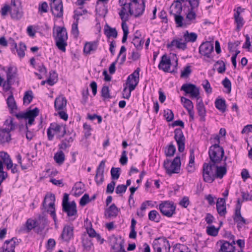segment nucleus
Returning a JSON list of instances; mask_svg holds the SVG:
<instances>
[{"label":"nucleus","mask_w":252,"mask_h":252,"mask_svg":"<svg viewBox=\"0 0 252 252\" xmlns=\"http://www.w3.org/2000/svg\"><path fill=\"white\" fill-rule=\"evenodd\" d=\"M174 133V139L177 142L178 151L183 152L185 150L186 140L183 132L180 128H177L175 129Z\"/></svg>","instance_id":"nucleus-13"},{"label":"nucleus","mask_w":252,"mask_h":252,"mask_svg":"<svg viewBox=\"0 0 252 252\" xmlns=\"http://www.w3.org/2000/svg\"><path fill=\"white\" fill-rule=\"evenodd\" d=\"M10 40L11 41L12 46L13 47V49H12V51H14V49H16L18 56L20 58H23L25 55V51L27 48L25 44L23 42H20L19 45V48H18L17 43L15 42L14 39L10 38Z\"/></svg>","instance_id":"nucleus-27"},{"label":"nucleus","mask_w":252,"mask_h":252,"mask_svg":"<svg viewBox=\"0 0 252 252\" xmlns=\"http://www.w3.org/2000/svg\"><path fill=\"white\" fill-rule=\"evenodd\" d=\"M104 33L108 38L111 37L116 38L118 35V32L116 29L115 28H111L108 25H106L105 27Z\"/></svg>","instance_id":"nucleus-36"},{"label":"nucleus","mask_w":252,"mask_h":252,"mask_svg":"<svg viewBox=\"0 0 252 252\" xmlns=\"http://www.w3.org/2000/svg\"><path fill=\"white\" fill-rule=\"evenodd\" d=\"M194 158V152L191 150L190 151L189 163L187 167L188 172L189 173H192L195 170Z\"/></svg>","instance_id":"nucleus-40"},{"label":"nucleus","mask_w":252,"mask_h":252,"mask_svg":"<svg viewBox=\"0 0 252 252\" xmlns=\"http://www.w3.org/2000/svg\"><path fill=\"white\" fill-rule=\"evenodd\" d=\"M224 87L227 90V93H230L231 90V83L230 81L226 77L222 82Z\"/></svg>","instance_id":"nucleus-62"},{"label":"nucleus","mask_w":252,"mask_h":252,"mask_svg":"<svg viewBox=\"0 0 252 252\" xmlns=\"http://www.w3.org/2000/svg\"><path fill=\"white\" fill-rule=\"evenodd\" d=\"M181 100L182 103H183L184 107L187 111L191 110L193 109V103L189 99L182 96L181 97Z\"/></svg>","instance_id":"nucleus-45"},{"label":"nucleus","mask_w":252,"mask_h":252,"mask_svg":"<svg viewBox=\"0 0 252 252\" xmlns=\"http://www.w3.org/2000/svg\"><path fill=\"white\" fill-rule=\"evenodd\" d=\"M7 81L9 82L14 83L15 79L17 76V69L16 68L10 66L8 67L7 73Z\"/></svg>","instance_id":"nucleus-35"},{"label":"nucleus","mask_w":252,"mask_h":252,"mask_svg":"<svg viewBox=\"0 0 252 252\" xmlns=\"http://www.w3.org/2000/svg\"><path fill=\"white\" fill-rule=\"evenodd\" d=\"M49 199H50V202L48 203V205H47L46 202H47V198H46V197H45V199L42 203V205H43V208L45 209H47L48 207L51 209V210L50 211V215H51V217L53 218L54 221L56 222L57 220V217H56V215L55 203H54L55 200V195H51L49 196Z\"/></svg>","instance_id":"nucleus-17"},{"label":"nucleus","mask_w":252,"mask_h":252,"mask_svg":"<svg viewBox=\"0 0 252 252\" xmlns=\"http://www.w3.org/2000/svg\"><path fill=\"white\" fill-rule=\"evenodd\" d=\"M122 28L124 33L122 42L124 43L126 42L127 38V35L129 33L128 27L126 23H122Z\"/></svg>","instance_id":"nucleus-51"},{"label":"nucleus","mask_w":252,"mask_h":252,"mask_svg":"<svg viewBox=\"0 0 252 252\" xmlns=\"http://www.w3.org/2000/svg\"><path fill=\"white\" fill-rule=\"evenodd\" d=\"M101 95L103 99L111 98L112 97L110 94V90L109 87L107 86H104L101 90Z\"/></svg>","instance_id":"nucleus-50"},{"label":"nucleus","mask_w":252,"mask_h":252,"mask_svg":"<svg viewBox=\"0 0 252 252\" xmlns=\"http://www.w3.org/2000/svg\"><path fill=\"white\" fill-rule=\"evenodd\" d=\"M233 219L237 224V228L239 231H240L244 225L248 223L247 220L242 217L241 211H235L233 216Z\"/></svg>","instance_id":"nucleus-19"},{"label":"nucleus","mask_w":252,"mask_h":252,"mask_svg":"<svg viewBox=\"0 0 252 252\" xmlns=\"http://www.w3.org/2000/svg\"><path fill=\"white\" fill-rule=\"evenodd\" d=\"M174 16L175 21L179 27H186L188 25L190 24V22L185 21L183 22L184 18L180 14H173Z\"/></svg>","instance_id":"nucleus-39"},{"label":"nucleus","mask_w":252,"mask_h":252,"mask_svg":"<svg viewBox=\"0 0 252 252\" xmlns=\"http://www.w3.org/2000/svg\"><path fill=\"white\" fill-rule=\"evenodd\" d=\"M132 43L133 44L135 48L137 50H139L142 49L143 45L144 44V40L140 39L138 36H135L132 39Z\"/></svg>","instance_id":"nucleus-46"},{"label":"nucleus","mask_w":252,"mask_h":252,"mask_svg":"<svg viewBox=\"0 0 252 252\" xmlns=\"http://www.w3.org/2000/svg\"><path fill=\"white\" fill-rule=\"evenodd\" d=\"M163 116L167 122H171L174 119V113L170 109H167L164 110Z\"/></svg>","instance_id":"nucleus-55"},{"label":"nucleus","mask_w":252,"mask_h":252,"mask_svg":"<svg viewBox=\"0 0 252 252\" xmlns=\"http://www.w3.org/2000/svg\"><path fill=\"white\" fill-rule=\"evenodd\" d=\"M10 14L13 19H20L23 16L22 6L19 8H12Z\"/></svg>","instance_id":"nucleus-38"},{"label":"nucleus","mask_w":252,"mask_h":252,"mask_svg":"<svg viewBox=\"0 0 252 252\" xmlns=\"http://www.w3.org/2000/svg\"><path fill=\"white\" fill-rule=\"evenodd\" d=\"M38 226V223L35 220L28 219L24 226L20 229L21 232L29 233L32 229Z\"/></svg>","instance_id":"nucleus-26"},{"label":"nucleus","mask_w":252,"mask_h":252,"mask_svg":"<svg viewBox=\"0 0 252 252\" xmlns=\"http://www.w3.org/2000/svg\"><path fill=\"white\" fill-rule=\"evenodd\" d=\"M213 51V44L209 41L203 42L199 47V53L207 58H211V54Z\"/></svg>","instance_id":"nucleus-14"},{"label":"nucleus","mask_w":252,"mask_h":252,"mask_svg":"<svg viewBox=\"0 0 252 252\" xmlns=\"http://www.w3.org/2000/svg\"><path fill=\"white\" fill-rule=\"evenodd\" d=\"M181 159L180 156H176L172 161L166 159L164 161L163 167L166 173L169 176L173 174H178L180 171Z\"/></svg>","instance_id":"nucleus-4"},{"label":"nucleus","mask_w":252,"mask_h":252,"mask_svg":"<svg viewBox=\"0 0 252 252\" xmlns=\"http://www.w3.org/2000/svg\"><path fill=\"white\" fill-rule=\"evenodd\" d=\"M63 212L66 213L70 220L73 221L77 217V206L75 202L72 201L70 204L63 205Z\"/></svg>","instance_id":"nucleus-11"},{"label":"nucleus","mask_w":252,"mask_h":252,"mask_svg":"<svg viewBox=\"0 0 252 252\" xmlns=\"http://www.w3.org/2000/svg\"><path fill=\"white\" fill-rule=\"evenodd\" d=\"M219 228H216L215 226L211 225L207 227V233L209 235L216 236L218 234Z\"/></svg>","instance_id":"nucleus-57"},{"label":"nucleus","mask_w":252,"mask_h":252,"mask_svg":"<svg viewBox=\"0 0 252 252\" xmlns=\"http://www.w3.org/2000/svg\"><path fill=\"white\" fill-rule=\"evenodd\" d=\"M74 141V137L72 136H66L64 139L62 140L61 143L59 144V148L60 150H65L71 146V143Z\"/></svg>","instance_id":"nucleus-34"},{"label":"nucleus","mask_w":252,"mask_h":252,"mask_svg":"<svg viewBox=\"0 0 252 252\" xmlns=\"http://www.w3.org/2000/svg\"><path fill=\"white\" fill-rule=\"evenodd\" d=\"M181 90L185 92L186 94H189L191 98H195L198 101L199 96V90L195 85L191 83H186L182 85Z\"/></svg>","instance_id":"nucleus-10"},{"label":"nucleus","mask_w":252,"mask_h":252,"mask_svg":"<svg viewBox=\"0 0 252 252\" xmlns=\"http://www.w3.org/2000/svg\"><path fill=\"white\" fill-rule=\"evenodd\" d=\"M215 164L212 163H204L203 165V178L204 182L207 183H213L215 180V173L213 171V167Z\"/></svg>","instance_id":"nucleus-8"},{"label":"nucleus","mask_w":252,"mask_h":252,"mask_svg":"<svg viewBox=\"0 0 252 252\" xmlns=\"http://www.w3.org/2000/svg\"><path fill=\"white\" fill-rule=\"evenodd\" d=\"M161 213L168 218L172 217L176 213V206L172 202L164 201L159 205Z\"/></svg>","instance_id":"nucleus-9"},{"label":"nucleus","mask_w":252,"mask_h":252,"mask_svg":"<svg viewBox=\"0 0 252 252\" xmlns=\"http://www.w3.org/2000/svg\"><path fill=\"white\" fill-rule=\"evenodd\" d=\"M215 139L217 140L218 143L212 145L209 150V156L210 159V162L215 164H219L222 160L224 155L223 148L220 146V138L217 135Z\"/></svg>","instance_id":"nucleus-2"},{"label":"nucleus","mask_w":252,"mask_h":252,"mask_svg":"<svg viewBox=\"0 0 252 252\" xmlns=\"http://www.w3.org/2000/svg\"><path fill=\"white\" fill-rule=\"evenodd\" d=\"M53 36L58 48L62 52H65L68 39L66 29L64 27H57L55 29H53Z\"/></svg>","instance_id":"nucleus-1"},{"label":"nucleus","mask_w":252,"mask_h":252,"mask_svg":"<svg viewBox=\"0 0 252 252\" xmlns=\"http://www.w3.org/2000/svg\"><path fill=\"white\" fill-rule=\"evenodd\" d=\"M57 77L56 72L54 70H51L50 72V77L47 80V83L50 86H53L56 82V78Z\"/></svg>","instance_id":"nucleus-52"},{"label":"nucleus","mask_w":252,"mask_h":252,"mask_svg":"<svg viewBox=\"0 0 252 252\" xmlns=\"http://www.w3.org/2000/svg\"><path fill=\"white\" fill-rule=\"evenodd\" d=\"M73 237V227L65 225L62 231L61 237L65 242H69Z\"/></svg>","instance_id":"nucleus-21"},{"label":"nucleus","mask_w":252,"mask_h":252,"mask_svg":"<svg viewBox=\"0 0 252 252\" xmlns=\"http://www.w3.org/2000/svg\"><path fill=\"white\" fill-rule=\"evenodd\" d=\"M54 158L56 162L59 164L63 163L65 160V156L62 150L55 154Z\"/></svg>","instance_id":"nucleus-42"},{"label":"nucleus","mask_w":252,"mask_h":252,"mask_svg":"<svg viewBox=\"0 0 252 252\" xmlns=\"http://www.w3.org/2000/svg\"><path fill=\"white\" fill-rule=\"evenodd\" d=\"M82 244L84 248L87 251H90L93 246L91 239L88 237H84L82 239Z\"/></svg>","instance_id":"nucleus-49"},{"label":"nucleus","mask_w":252,"mask_h":252,"mask_svg":"<svg viewBox=\"0 0 252 252\" xmlns=\"http://www.w3.org/2000/svg\"><path fill=\"white\" fill-rule=\"evenodd\" d=\"M67 100L64 97L60 96L57 97L54 102V106L56 110H62L66 105Z\"/></svg>","instance_id":"nucleus-32"},{"label":"nucleus","mask_w":252,"mask_h":252,"mask_svg":"<svg viewBox=\"0 0 252 252\" xmlns=\"http://www.w3.org/2000/svg\"><path fill=\"white\" fill-rule=\"evenodd\" d=\"M39 112V110L38 108L35 107L33 110H31L26 112V119H28V124L32 125L35 118L38 116Z\"/></svg>","instance_id":"nucleus-31"},{"label":"nucleus","mask_w":252,"mask_h":252,"mask_svg":"<svg viewBox=\"0 0 252 252\" xmlns=\"http://www.w3.org/2000/svg\"><path fill=\"white\" fill-rule=\"evenodd\" d=\"M217 64L220 65V66L217 68L218 72L219 73H223L226 70L225 64L224 62L221 60H219L216 62L214 65L216 66Z\"/></svg>","instance_id":"nucleus-59"},{"label":"nucleus","mask_w":252,"mask_h":252,"mask_svg":"<svg viewBox=\"0 0 252 252\" xmlns=\"http://www.w3.org/2000/svg\"><path fill=\"white\" fill-rule=\"evenodd\" d=\"M154 252H169L171 246L169 242L164 237L155 238L152 243Z\"/></svg>","instance_id":"nucleus-5"},{"label":"nucleus","mask_w":252,"mask_h":252,"mask_svg":"<svg viewBox=\"0 0 252 252\" xmlns=\"http://www.w3.org/2000/svg\"><path fill=\"white\" fill-rule=\"evenodd\" d=\"M171 64L170 59L167 57L166 54H164L161 57L158 67L164 72H169Z\"/></svg>","instance_id":"nucleus-22"},{"label":"nucleus","mask_w":252,"mask_h":252,"mask_svg":"<svg viewBox=\"0 0 252 252\" xmlns=\"http://www.w3.org/2000/svg\"><path fill=\"white\" fill-rule=\"evenodd\" d=\"M183 37L186 43L188 42H194L197 38V34L195 32H189L188 31L184 33Z\"/></svg>","instance_id":"nucleus-37"},{"label":"nucleus","mask_w":252,"mask_h":252,"mask_svg":"<svg viewBox=\"0 0 252 252\" xmlns=\"http://www.w3.org/2000/svg\"><path fill=\"white\" fill-rule=\"evenodd\" d=\"M227 159V157H224L223 160L224 161V164L223 166H218L215 164V167L216 168V171L215 173V179H222L225 175H226L227 173V164L226 163V160Z\"/></svg>","instance_id":"nucleus-23"},{"label":"nucleus","mask_w":252,"mask_h":252,"mask_svg":"<svg viewBox=\"0 0 252 252\" xmlns=\"http://www.w3.org/2000/svg\"><path fill=\"white\" fill-rule=\"evenodd\" d=\"M4 124L6 126L5 128L0 130V143H4L8 142L11 140L10 132L15 128V125L13 123L12 119L6 120Z\"/></svg>","instance_id":"nucleus-7"},{"label":"nucleus","mask_w":252,"mask_h":252,"mask_svg":"<svg viewBox=\"0 0 252 252\" xmlns=\"http://www.w3.org/2000/svg\"><path fill=\"white\" fill-rule=\"evenodd\" d=\"M191 72L190 66L188 65L184 68L183 71H182L181 74V77L182 78H187L189 76Z\"/></svg>","instance_id":"nucleus-63"},{"label":"nucleus","mask_w":252,"mask_h":252,"mask_svg":"<svg viewBox=\"0 0 252 252\" xmlns=\"http://www.w3.org/2000/svg\"><path fill=\"white\" fill-rule=\"evenodd\" d=\"M15 240L16 238H12L10 240H6L2 247L3 252H15V248L16 246V242Z\"/></svg>","instance_id":"nucleus-28"},{"label":"nucleus","mask_w":252,"mask_h":252,"mask_svg":"<svg viewBox=\"0 0 252 252\" xmlns=\"http://www.w3.org/2000/svg\"><path fill=\"white\" fill-rule=\"evenodd\" d=\"M51 10L52 14L56 18H61L63 16V4L62 0H51Z\"/></svg>","instance_id":"nucleus-12"},{"label":"nucleus","mask_w":252,"mask_h":252,"mask_svg":"<svg viewBox=\"0 0 252 252\" xmlns=\"http://www.w3.org/2000/svg\"><path fill=\"white\" fill-rule=\"evenodd\" d=\"M119 212V209L113 203L105 210V216L107 218H115L118 215Z\"/></svg>","instance_id":"nucleus-30"},{"label":"nucleus","mask_w":252,"mask_h":252,"mask_svg":"<svg viewBox=\"0 0 252 252\" xmlns=\"http://www.w3.org/2000/svg\"><path fill=\"white\" fill-rule=\"evenodd\" d=\"M183 40V39L182 38L174 39L170 43L167 44V47L168 48H171L173 47H175L178 49L184 51L187 49V46L186 42L185 40L184 41Z\"/></svg>","instance_id":"nucleus-20"},{"label":"nucleus","mask_w":252,"mask_h":252,"mask_svg":"<svg viewBox=\"0 0 252 252\" xmlns=\"http://www.w3.org/2000/svg\"><path fill=\"white\" fill-rule=\"evenodd\" d=\"M243 10L244 9H242L241 7H238L234 14L235 22L237 25L236 30L238 31L240 30L244 24V19L242 17L240 16L241 13L243 12Z\"/></svg>","instance_id":"nucleus-24"},{"label":"nucleus","mask_w":252,"mask_h":252,"mask_svg":"<svg viewBox=\"0 0 252 252\" xmlns=\"http://www.w3.org/2000/svg\"><path fill=\"white\" fill-rule=\"evenodd\" d=\"M6 102L10 112L13 113L14 110L17 109V106L12 94H11L8 97L6 100Z\"/></svg>","instance_id":"nucleus-41"},{"label":"nucleus","mask_w":252,"mask_h":252,"mask_svg":"<svg viewBox=\"0 0 252 252\" xmlns=\"http://www.w3.org/2000/svg\"><path fill=\"white\" fill-rule=\"evenodd\" d=\"M56 246V241L54 239L50 238L46 245V248L48 251H52Z\"/></svg>","instance_id":"nucleus-61"},{"label":"nucleus","mask_w":252,"mask_h":252,"mask_svg":"<svg viewBox=\"0 0 252 252\" xmlns=\"http://www.w3.org/2000/svg\"><path fill=\"white\" fill-rule=\"evenodd\" d=\"M197 101L198 103L196 105L197 113L200 117V121L204 122L205 121V116L206 113L205 106L202 101V100L201 98H200V99Z\"/></svg>","instance_id":"nucleus-33"},{"label":"nucleus","mask_w":252,"mask_h":252,"mask_svg":"<svg viewBox=\"0 0 252 252\" xmlns=\"http://www.w3.org/2000/svg\"><path fill=\"white\" fill-rule=\"evenodd\" d=\"M78 25L77 22H74L72 25L71 32L75 38H77L79 34Z\"/></svg>","instance_id":"nucleus-64"},{"label":"nucleus","mask_w":252,"mask_h":252,"mask_svg":"<svg viewBox=\"0 0 252 252\" xmlns=\"http://www.w3.org/2000/svg\"><path fill=\"white\" fill-rule=\"evenodd\" d=\"M176 151V148L173 144H170L165 150V154L166 157L173 156Z\"/></svg>","instance_id":"nucleus-54"},{"label":"nucleus","mask_w":252,"mask_h":252,"mask_svg":"<svg viewBox=\"0 0 252 252\" xmlns=\"http://www.w3.org/2000/svg\"><path fill=\"white\" fill-rule=\"evenodd\" d=\"M33 93L31 90L25 92L23 97L24 104H29L33 99Z\"/></svg>","instance_id":"nucleus-48"},{"label":"nucleus","mask_w":252,"mask_h":252,"mask_svg":"<svg viewBox=\"0 0 252 252\" xmlns=\"http://www.w3.org/2000/svg\"><path fill=\"white\" fill-rule=\"evenodd\" d=\"M189 248L184 245L177 244L174 248V252H190Z\"/></svg>","instance_id":"nucleus-56"},{"label":"nucleus","mask_w":252,"mask_h":252,"mask_svg":"<svg viewBox=\"0 0 252 252\" xmlns=\"http://www.w3.org/2000/svg\"><path fill=\"white\" fill-rule=\"evenodd\" d=\"M216 209L218 214L220 217H225L227 212L226 207L225 198H218L216 203Z\"/></svg>","instance_id":"nucleus-18"},{"label":"nucleus","mask_w":252,"mask_h":252,"mask_svg":"<svg viewBox=\"0 0 252 252\" xmlns=\"http://www.w3.org/2000/svg\"><path fill=\"white\" fill-rule=\"evenodd\" d=\"M132 4L129 2L128 4V12L130 15H133L135 17L141 16L145 9L146 0H141V3H139L138 0H131Z\"/></svg>","instance_id":"nucleus-6"},{"label":"nucleus","mask_w":252,"mask_h":252,"mask_svg":"<svg viewBox=\"0 0 252 252\" xmlns=\"http://www.w3.org/2000/svg\"><path fill=\"white\" fill-rule=\"evenodd\" d=\"M98 45V41L87 42L84 47V53L86 55H90L94 53L97 50Z\"/></svg>","instance_id":"nucleus-25"},{"label":"nucleus","mask_w":252,"mask_h":252,"mask_svg":"<svg viewBox=\"0 0 252 252\" xmlns=\"http://www.w3.org/2000/svg\"><path fill=\"white\" fill-rule=\"evenodd\" d=\"M134 86L131 85L129 87L124 85V88L123 91V97L128 99L131 95V93L134 90Z\"/></svg>","instance_id":"nucleus-44"},{"label":"nucleus","mask_w":252,"mask_h":252,"mask_svg":"<svg viewBox=\"0 0 252 252\" xmlns=\"http://www.w3.org/2000/svg\"><path fill=\"white\" fill-rule=\"evenodd\" d=\"M220 252H234L235 250V244L228 242L226 241H220Z\"/></svg>","instance_id":"nucleus-29"},{"label":"nucleus","mask_w":252,"mask_h":252,"mask_svg":"<svg viewBox=\"0 0 252 252\" xmlns=\"http://www.w3.org/2000/svg\"><path fill=\"white\" fill-rule=\"evenodd\" d=\"M140 71V68L137 67L132 74L128 76L125 85L128 87L131 85L134 86V90L139 83Z\"/></svg>","instance_id":"nucleus-15"},{"label":"nucleus","mask_w":252,"mask_h":252,"mask_svg":"<svg viewBox=\"0 0 252 252\" xmlns=\"http://www.w3.org/2000/svg\"><path fill=\"white\" fill-rule=\"evenodd\" d=\"M149 219L156 222L159 221L160 216L156 210L151 211L148 214Z\"/></svg>","instance_id":"nucleus-47"},{"label":"nucleus","mask_w":252,"mask_h":252,"mask_svg":"<svg viewBox=\"0 0 252 252\" xmlns=\"http://www.w3.org/2000/svg\"><path fill=\"white\" fill-rule=\"evenodd\" d=\"M52 131L55 132L57 135V138L59 139L63 138L65 135H68L69 134V132H66L65 125L53 123L50 124L47 131L48 139L50 141L52 140L54 136V134L52 133Z\"/></svg>","instance_id":"nucleus-3"},{"label":"nucleus","mask_w":252,"mask_h":252,"mask_svg":"<svg viewBox=\"0 0 252 252\" xmlns=\"http://www.w3.org/2000/svg\"><path fill=\"white\" fill-rule=\"evenodd\" d=\"M105 167V160H102L96 170V174L95 176V181L97 185L101 184L104 181V172Z\"/></svg>","instance_id":"nucleus-16"},{"label":"nucleus","mask_w":252,"mask_h":252,"mask_svg":"<svg viewBox=\"0 0 252 252\" xmlns=\"http://www.w3.org/2000/svg\"><path fill=\"white\" fill-rule=\"evenodd\" d=\"M120 168L112 167L111 169V178L113 180H118L120 175Z\"/></svg>","instance_id":"nucleus-53"},{"label":"nucleus","mask_w":252,"mask_h":252,"mask_svg":"<svg viewBox=\"0 0 252 252\" xmlns=\"http://www.w3.org/2000/svg\"><path fill=\"white\" fill-rule=\"evenodd\" d=\"M215 106L218 109L222 112L226 110L225 100L224 99H217L215 101Z\"/></svg>","instance_id":"nucleus-43"},{"label":"nucleus","mask_w":252,"mask_h":252,"mask_svg":"<svg viewBox=\"0 0 252 252\" xmlns=\"http://www.w3.org/2000/svg\"><path fill=\"white\" fill-rule=\"evenodd\" d=\"M194 10L195 9L190 8L189 9L188 13L187 14L186 17L187 20L186 22H189L188 21H190L195 19L196 15Z\"/></svg>","instance_id":"nucleus-58"},{"label":"nucleus","mask_w":252,"mask_h":252,"mask_svg":"<svg viewBox=\"0 0 252 252\" xmlns=\"http://www.w3.org/2000/svg\"><path fill=\"white\" fill-rule=\"evenodd\" d=\"M122 9L119 12V14L120 16V18L121 20H122V23H126V21L127 20V17H125V16L126 15V8H128V5L127 6H122Z\"/></svg>","instance_id":"nucleus-60"}]
</instances>
